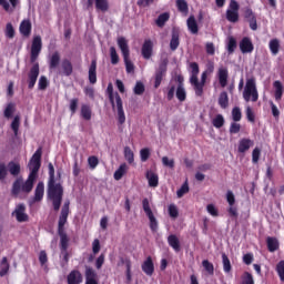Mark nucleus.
<instances>
[{"mask_svg": "<svg viewBox=\"0 0 284 284\" xmlns=\"http://www.w3.org/2000/svg\"><path fill=\"white\" fill-rule=\"evenodd\" d=\"M237 44H236V38L230 36L227 38V42H226V52L227 54H234V52L236 51Z\"/></svg>", "mask_w": 284, "mask_h": 284, "instance_id": "nucleus-35", "label": "nucleus"}, {"mask_svg": "<svg viewBox=\"0 0 284 284\" xmlns=\"http://www.w3.org/2000/svg\"><path fill=\"white\" fill-rule=\"evenodd\" d=\"M16 34L17 31L14 30V27L11 24V22L7 23L4 29V37L7 39H13Z\"/></svg>", "mask_w": 284, "mask_h": 284, "instance_id": "nucleus-48", "label": "nucleus"}, {"mask_svg": "<svg viewBox=\"0 0 284 284\" xmlns=\"http://www.w3.org/2000/svg\"><path fill=\"white\" fill-rule=\"evenodd\" d=\"M242 284H254V276L250 272H244L242 275Z\"/></svg>", "mask_w": 284, "mask_h": 284, "instance_id": "nucleus-59", "label": "nucleus"}, {"mask_svg": "<svg viewBox=\"0 0 284 284\" xmlns=\"http://www.w3.org/2000/svg\"><path fill=\"white\" fill-rule=\"evenodd\" d=\"M168 21H170V13L164 12L158 17L155 23L158 28H163Z\"/></svg>", "mask_w": 284, "mask_h": 284, "instance_id": "nucleus-42", "label": "nucleus"}, {"mask_svg": "<svg viewBox=\"0 0 284 284\" xmlns=\"http://www.w3.org/2000/svg\"><path fill=\"white\" fill-rule=\"evenodd\" d=\"M61 68H62V74L64 77H72V72H74V68L72 67V62L69 59L62 60Z\"/></svg>", "mask_w": 284, "mask_h": 284, "instance_id": "nucleus-27", "label": "nucleus"}, {"mask_svg": "<svg viewBox=\"0 0 284 284\" xmlns=\"http://www.w3.org/2000/svg\"><path fill=\"white\" fill-rule=\"evenodd\" d=\"M106 93L113 110L115 108L118 110L119 124L123 125V123H125V111H123V100L121 99V95L119 94V92L114 93V87L112 85V83L108 84Z\"/></svg>", "mask_w": 284, "mask_h": 284, "instance_id": "nucleus-4", "label": "nucleus"}, {"mask_svg": "<svg viewBox=\"0 0 284 284\" xmlns=\"http://www.w3.org/2000/svg\"><path fill=\"white\" fill-rule=\"evenodd\" d=\"M133 92H134V94H138L139 97H141V94H143V92H145V84H143V82H141V81H138L135 83Z\"/></svg>", "mask_w": 284, "mask_h": 284, "instance_id": "nucleus-56", "label": "nucleus"}, {"mask_svg": "<svg viewBox=\"0 0 284 284\" xmlns=\"http://www.w3.org/2000/svg\"><path fill=\"white\" fill-rule=\"evenodd\" d=\"M206 54H210V57H214L216 53V48L214 47V42H207L205 44Z\"/></svg>", "mask_w": 284, "mask_h": 284, "instance_id": "nucleus-62", "label": "nucleus"}, {"mask_svg": "<svg viewBox=\"0 0 284 284\" xmlns=\"http://www.w3.org/2000/svg\"><path fill=\"white\" fill-rule=\"evenodd\" d=\"M85 284H99L97 271L92 268L91 266H85Z\"/></svg>", "mask_w": 284, "mask_h": 284, "instance_id": "nucleus-15", "label": "nucleus"}, {"mask_svg": "<svg viewBox=\"0 0 284 284\" xmlns=\"http://www.w3.org/2000/svg\"><path fill=\"white\" fill-rule=\"evenodd\" d=\"M89 82L92 85L97 83V60H92L89 67Z\"/></svg>", "mask_w": 284, "mask_h": 284, "instance_id": "nucleus-29", "label": "nucleus"}, {"mask_svg": "<svg viewBox=\"0 0 284 284\" xmlns=\"http://www.w3.org/2000/svg\"><path fill=\"white\" fill-rule=\"evenodd\" d=\"M190 70H191V79H199V72H201V70L199 69V63L191 62Z\"/></svg>", "mask_w": 284, "mask_h": 284, "instance_id": "nucleus-52", "label": "nucleus"}, {"mask_svg": "<svg viewBox=\"0 0 284 284\" xmlns=\"http://www.w3.org/2000/svg\"><path fill=\"white\" fill-rule=\"evenodd\" d=\"M146 179L150 187H159V175L152 171L146 172Z\"/></svg>", "mask_w": 284, "mask_h": 284, "instance_id": "nucleus-32", "label": "nucleus"}, {"mask_svg": "<svg viewBox=\"0 0 284 284\" xmlns=\"http://www.w3.org/2000/svg\"><path fill=\"white\" fill-rule=\"evenodd\" d=\"M232 119L235 123H239V121L243 119V113L241 112V108L235 106L232 109Z\"/></svg>", "mask_w": 284, "mask_h": 284, "instance_id": "nucleus-51", "label": "nucleus"}, {"mask_svg": "<svg viewBox=\"0 0 284 284\" xmlns=\"http://www.w3.org/2000/svg\"><path fill=\"white\" fill-rule=\"evenodd\" d=\"M21 125V116L20 115H16L13 118V121L11 122V130L14 134V136H19V128Z\"/></svg>", "mask_w": 284, "mask_h": 284, "instance_id": "nucleus-41", "label": "nucleus"}, {"mask_svg": "<svg viewBox=\"0 0 284 284\" xmlns=\"http://www.w3.org/2000/svg\"><path fill=\"white\" fill-rule=\"evenodd\" d=\"M266 245L268 252H276L278 250V240L276 237H267Z\"/></svg>", "mask_w": 284, "mask_h": 284, "instance_id": "nucleus-39", "label": "nucleus"}, {"mask_svg": "<svg viewBox=\"0 0 284 284\" xmlns=\"http://www.w3.org/2000/svg\"><path fill=\"white\" fill-rule=\"evenodd\" d=\"M169 216H171V219H179V209L176 205L171 204L169 206Z\"/></svg>", "mask_w": 284, "mask_h": 284, "instance_id": "nucleus-61", "label": "nucleus"}, {"mask_svg": "<svg viewBox=\"0 0 284 284\" xmlns=\"http://www.w3.org/2000/svg\"><path fill=\"white\" fill-rule=\"evenodd\" d=\"M219 105L222 110H225L227 105H230V98L227 97V92L223 91L219 97Z\"/></svg>", "mask_w": 284, "mask_h": 284, "instance_id": "nucleus-40", "label": "nucleus"}, {"mask_svg": "<svg viewBox=\"0 0 284 284\" xmlns=\"http://www.w3.org/2000/svg\"><path fill=\"white\" fill-rule=\"evenodd\" d=\"M240 50H241L242 54H250V53L254 52V44L252 43V40L247 37H244L240 41Z\"/></svg>", "mask_w": 284, "mask_h": 284, "instance_id": "nucleus-14", "label": "nucleus"}, {"mask_svg": "<svg viewBox=\"0 0 284 284\" xmlns=\"http://www.w3.org/2000/svg\"><path fill=\"white\" fill-rule=\"evenodd\" d=\"M50 82H48V78L45 75H41L38 82V90H47Z\"/></svg>", "mask_w": 284, "mask_h": 284, "instance_id": "nucleus-55", "label": "nucleus"}, {"mask_svg": "<svg viewBox=\"0 0 284 284\" xmlns=\"http://www.w3.org/2000/svg\"><path fill=\"white\" fill-rule=\"evenodd\" d=\"M268 48L271 53L276 57V54H278L280 50H281V41H278V39H272L268 43Z\"/></svg>", "mask_w": 284, "mask_h": 284, "instance_id": "nucleus-36", "label": "nucleus"}, {"mask_svg": "<svg viewBox=\"0 0 284 284\" xmlns=\"http://www.w3.org/2000/svg\"><path fill=\"white\" fill-rule=\"evenodd\" d=\"M37 176L29 174L26 182H22V192H24L26 194H30V192H32L34 187V181H37Z\"/></svg>", "mask_w": 284, "mask_h": 284, "instance_id": "nucleus-21", "label": "nucleus"}, {"mask_svg": "<svg viewBox=\"0 0 284 284\" xmlns=\"http://www.w3.org/2000/svg\"><path fill=\"white\" fill-rule=\"evenodd\" d=\"M68 216H70V200H67L61 209L59 221H58V236H60V256L62 257L61 267L70 263V237L65 233V223H68Z\"/></svg>", "mask_w": 284, "mask_h": 284, "instance_id": "nucleus-1", "label": "nucleus"}, {"mask_svg": "<svg viewBox=\"0 0 284 284\" xmlns=\"http://www.w3.org/2000/svg\"><path fill=\"white\" fill-rule=\"evenodd\" d=\"M19 30L22 37H30L32 34V22L30 20H22Z\"/></svg>", "mask_w": 284, "mask_h": 284, "instance_id": "nucleus-22", "label": "nucleus"}, {"mask_svg": "<svg viewBox=\"0 0 284 284\" xmlns=\"http://www.w3.org/2000/svg\"><path fill=\"white\" fill-rule=\"evenodd\" d=\"M8 165H6L4 162L0 163V181H6V178L8 176Z\"/></svg>", "mask_w": 284, "mask_h": 284, "instance_id": "nucleus-58", "label": "nucleus"}, {"mask_svg": "<svg viewBox=\"0 0 284 284\" xmlns=\"http://www.w3.org/2000/svg\"><path fill=\"white\" fill-rule=\"evenodd\" d=\"M190 83L194 89L196 97H203V88L205 84L203 82H199V78H190Z\"/></svg>", "mask_w": 284, "mask_h": 284, "instance_id": "nucleus-20", "label": "nucleus"}, {"mask_svg": "<svg viewBox=\"0 0 284 284\" xmlns=\"http://www.w3.org/2000/svg\"><path fill=\"white\" fill-rule=\"evenodd\" d=\"M239 10H241L239 2L231 0L229 9L226 10V20H229L230 23H239Z\"/></svg>", "mask_w": 284, "mask_h": 284, "instance_id": "nucleus-9", "label": "nucleus"}, {"mask_svg": "<svg viewBox=\"0 0 284 284\" xmlns=\"http://www.w3.org/2000/svg\"><path fill=\"white\" fill-rule=\"evenodd\" d=\"M168 74V60H164L162 63H160L159 68L155 71L154 74V88L158 90V88H161V83L163 82V78Z\"/></svg>", "mask_w": 284, "mask_h": 284, "instance_id": "nucleus-10", "label": "nucleus"}, {"mask_svg": "<svg viewBox=\"0 0 284 284\" xmlns=\"http://www.w3.org/2000/svg\"><path fill=\"white\" fill-rule=\"evenodd\" d=\"M110 54H111L112 65H116L119 63V53H116V48L111 47L110 48Z\"/></svg>", "mask_w": 284, "mask_h": 284, "instance_id": "nucleus-57", "label": "nucleus"}, {"mask_svg": "<svg viewBox=\"0 0 284 284\" xmlns=\"http://www.w3.org/2000/svg\"><path fill=\"white\" fill-rule=\"evenodd\" d=\"M21 192H23V179L18 178L12 184L11 194H13V196H19Z\"/></svg>", "mask_w": 284, "mask_h": 284, "instance_id": "nucleus-28", "label": "nucleus"}, {"mask_svg": "<svg viewBox=\"0 0 284 284\" xmlns=\"http://www.w3.org/2000/svg\"><path fill=\"white\" fill-rule=\"evenodd\" d=\"M118 45L122 52L126 72L128 74H132V72H134V63L130 60V47L128 45V40L124 37L118 38Z\"/></svg>", "mask_w": 284, "mask_h": 284, "instance_id": "nucleus-5", "label": "nucleus"}, {"mask_svg": "<svg viewBox=\"0 0 284 284\" xmlns=\"http://www.w3.org/2000/svg\"><path fill=\"white\" fill-rule=\"evenodd\" d=\"M175 6L178 8V12H181L183 17H187V14H190V6L186 0H175Z\"/></svg>", "mask_w": 284, "mask_h": 284, "instance_id": "nucleus-26", "label": "nucleus"}, {"mask_svg": "<svg viewBox=\"0 0 284 284\" xmlns=\"http://www.w3.org/2000/svg\"><path fill=\"white\" fill-rule=\"evenodd\" d=\"M202 266L204 267L205 272H207V274L211 276L214 275V264H212V262L204 260L202 261Z\"/></svg>", "mask_w": 284, "mask_h": 284, "instance_id": "nucleus-54", "label": "nucleus"}, {"mask_svg": "<svg viewBox=\"0 0 284 284\" xmlns=\"http://www.w3.org/2000/svg\"><path fill=\"white\" fill-rule=\"evenodd\" d=\"M176 99L183 103L185 99H187V92L185 91V87H178L175 91Z\"/></svg>", "mask_w": 284, "mask_h": 284, "instance_id": "nucleus-44", "label": "nucleus"}, {"mask_svg": "<svg viewBox=\"0 0 284 284\" xmlns=\"http://www.w3.org/2000/svg\"><path fill=\"white\" fill-rule=\"evenodd\" d=\"M88 163L91 170H94L99 165V158L92 155L88 158Z\"/></svg>", "mask_w": 284, "mask_h": 284, "instance_id": "nucleus-64", "label": "nucleus"}, {"mask_svg": "<svg viewBox=\"0 0 284 284\" xmlns=\"http://www.w3.org/2000/svg\"><path fill=\"white\" fill-rule=\"evenodd\" d=\"M229 132L230 134H239L241 132V124L232 122Z\"/></svg>", "mask_w": 284, "mask_h": 284, "instance_id": "nucleus-63", "label": "nucleus"}, {"mask_svg": "<svg viewBox=\"0 0 284 284\" xmlns=\"http://www.w3.org/2000/svg\"><path fill=\"white\" fill-rule=\"evenodd\" d=\"M168 244L170 247H172V250H174V252H181V241H179V237L175 234L168 236Z\"/></svg>", "mask_w": 284, "mask_h": 284, "instance_id": "nucleus-25", "label": "nucleus"}, {"mask_svg": "<svg viewBox=\"0 0 284 284\" xmlns=\"http://www.w3.org/2000/svg\"><path fill=\"white\" fill-rule=\"evenodd\" d=\"M43 155V149L40 146L33 153L31 160L29 161V175L39 176V170H41V156Z\"/></svg>", "mask_w": 284, "mask_h": 284, "instance_id": "nucleus-7", "label": "nucleus"}, {"mask_svg": "<svg viewBox=\"0 0 284 284\" xmlns=\"http://www.w3.org/2000/svg\"><path fill=\"white\" fill-rule=\"evenodd\" d=\"M230 77V72L227 71V68H220L217 71V79L221 88L227 87V79Z\"/></svg>", "mask_w": 284, "mask_h": 284, "instance_id": "nucleus-18", "label": "nucleus"}, {"mask_svg": "<svg viewBox=\"0 0 284 284\" xmlns=\"http://www.w3.org/2000/svg\"><path fill=\"white\" fill-rule=\"evenodd\" d=\"M81 116L84 121H90L92 119V109L88 104L81 105Z\"/></svg>", "mask_w": 284, "mask_h": 284, "instance_id": "nucleus-38", "label": "nucleus"}, {"mask_svg": "<svg viewBox=\"0 0 284 284\" xmlns=\"http://www.w3.org/2000/svg\"><path fill=\"white\" fill-rule=\"evenodd\" d=\"M43 49V41L41 40V36L33 37L31 43V52H30V63H33L29 73H28V88L32 90L34 85H37V80L39 79V54H41V50Z\"/></svg>", "mask_w": 284, "mask_h": 284, "instance_id": "nucleus-3", "label": "nucleus"}, {"mask_svg": "<svg viewBox=\"0 0 284 284\" xmlns=\"http://www.w3.org/2000/svg\"><path fill=\"white\" fill-rule=\"evenodd\" d=\"M187 192H190V184H187V180H185L182 186L176 191L178 199H183Z\"/></svg>", "mask_w": 284, "mask_h": 284, "instance_id": "nucleus-47", "label": "nucleus"}, {"mask_svg": "<svg viewBox=\"0 0 284 284\" xmlns=\"http://www.w3.org/2000/svg\"><path fill=\"white\" fill-rule=\"evenodd\" d=\"M59 63H61V53H59V51H54L49 57V69L57 70V68H59Z\"/></svg>", "mask_w": 284, "mask_h": 284, "instance_id": "nucleus-23", "label": "nucleus"}, {"mask_svg": "<svg viewBox=\"0 0 284 284\" xmlns=\"http://www.w3.org/2000/svg\"><path fill=\"white\" fill-rule=\"evenodd\" d=\"M128 173V164L122 163L119 169L114 172L113 178L115 181H121Z\"/></svg>", "mask_w": 284, "mask_h": 284, "instance_id": "nucleus-33", "label": "nucleus"}, {"mask_svg": "<svg viewBox=\"0 0 284 284\" xmlns=\"http://www.w3.org/2000/svg\"><path fill=\"white\" fill-rule=\"evenodd\" d=\"M8 170L11 176H19L21 174V164L11 161L8 163Z\"/></svg>", "mask_w": 284, "mask_h": 284, "instance_id": "nucleus-31", "label": "nucleus"}, {"mask_svg": "<svg viewBox=\"0 0 284 284\" xmlns=\"http://www.w3.org/2000/svg\"><path fill=\"white\" fill-rule=\"evenodd\" d=\"M124 159L128 161L129 165H132L134 163V151L130 146L124 148Z\"/></svg>", "mask_w": 284, "mask_h": 284, "instance_id": "nucleus-46", "label": "nucleus"}, {"mask_svg": "<svg viewBox=\"0 0 284 284\" xmlns=\"http://www.w3.org/2000/svg\"><path fill=\"white\" fill-rule=\"evenodd\" d=\"M14 112H17V104L14 102L8 103L3 112L4 119H12Z\"/></svg>", "mask_w": 284, "mask_h": 284, "instance_id": "nucleus-37", "label": "nucleus"}, {"mask_svg": "<svg viewBox=\"0 0 284 284\" xmlns=\"http://www.w3.org/2000/svg\"><path fill=\"white\" fill-rule=\"evenodd\" d=\"M45 195V184L43 182H39L34 190V195L31 199V204L41 203L43 201V196Z\"/></svg>", "mask_w": 284, "mask_h": 284, "instance_id": "nucleus-12", "label": "nucleus"}, {"mask_svg": "<svg viewBox=\"0 0 284 284\" xmlns=\"http://www.w3.org/2000/svg\"><path fill=\"white\" fill-rule=\"evenodd\" d=\"M68 284H81L83 283V274L79 270H72L67 276Z\"/></svg>", "mask_w": 284, "mask_h": 284, "instance_id": "nucleus-13", "label": "nucleus"}, {"mask_svg": "<svg viewBox=\"0 0 284 284\" xmlns=\"http://www.w3.org/2000/svg\"><path fill=\"white\" fill-rule=\"evenodd\" d=\"M243 99L246 103H256L258 101V90L256 89V81L254 79H248L243 91Z\"/></svg>", "mask_w": 284, "mask_h": 284, "instance_id": "nucleus-6", "label": "nucleus"}, {"mask_svg": "<svg viewBox=\"0 0 284 284\" xmlns=\"http://www.w3.org/2000/svg\"><path fill=\"white\" fill-rule=\"evenodd\" d=\"M12 214L18 223H28L30 221V216L26 214V204H18Z\"/></svg>", "mask_w": 284, "mask_h": 284, "instance_id": "nucleus-11", "label": "nucleus"}, {"mask_svg": "<svg viewBox=\"0 0 284 284\" xmlns=\"http://www.w3.org/2000/svg\"><path fill=\"white\" fill-rule=\"evenodd\" d=\"M10 271V264L8 263V257H3L0 264V276H6Z\"/></svg>", "mask_w": 284, "mask_h": 284, "instance_id": "nucleus-49", "label": "nucleus"}, {"mask_svg": "<svg viewBox=\"0 0 284 284\" xmlns=\"http://www.w3.org/2000/svg\"><path fill=\"white\" fill-rule=\"evenodd\" d=\"M186 26L192 34H199V23H196V18H194V16L189 17Z\"/></svg>", "mask_w": 284, "mask_h": 284, "instance_id": "nucleus-30", "label": "nucleus"}, {"mask_svg": "<svg viewBox=\"0 0 284 284\" xmlns=\"http://www.w3.org/2000/svg\"><path fill=\"white\" fill-rule=\"evenodd\" d=\"M222 263H223V270L226 274H230L232 272V263L230 262V257H227V254L222 253Z\"/></svg>", "mask_w": 284, "mask_h": 284, "instance_id": "nucleus-45", "label": "nucleus"}, {"mask_svg": "<svg viewBox=\"0 0 284 284\" xmlns=\"http://www.w3.org/2000/svg\"><path fill=\"white\" fill-rule=\"evenodd\" d=\"M273 88L275 89V93H274L275 101H281V99H283V83L276 80L273 83Z\"/></svg>", "mask_w": 284, "mask_h": 284, "instance_id": "nucleus-34", "label": "nucleus"}, {"mask_svg": "<svg viewBox=\"0 0 284 284\" xmlns=\"http://www.w3.org/2000/svg\"><path fill=\"white\" fill-rule=\"evenodd\" d=\"M154 48V44L152 43V40H145L142 45V57L143 59H151L152 58V50Z\"/></svg>", "mask_w": 284, "mask_h": 284, "instance_id": "nucleus-24", "label": "nucleus"}, {"mask_svg": "<svg viewBox=\"0 0 284 284\" xmlns=\"http://www.w3.org/2000/svg\"><path fill=\"white\" fill-rule=\"evenodd\" d=\"M49 180L47 187V196L48 200L52 202V206L54 212H59L61 210V203H63V185L61 184V170L57 171V175H54V165L49 163Z\"/></svg>", "mask_w": 284, "mask_h": 284, "instance_id": "nucleus-2", "label": "nucleus"}, {"mask_svg": "<svg viewBox=\"0 0 284 284\" xmlns=\"http://www.w3.org/2000/svg\"><path fill=\"white\" fill-rule=\"evenodd\" d=\"M95 8L101 12H108L110 10V3L108 0H95Z\"/></svg>", "mask_w": 284, "mask_h": 284, "instance_id": "nucleus-43", "label": "nucleus"}, {"mask_svg": "<svg viewBox=\"0 0 284 284\" xmlns=\"http://www.w3.org/2000/svg\"><path fill=\"white\" fill-rule=\"evenodd\" d=\"M179 45H181L180 33H179V30L173 29L171 34V41H170V50L174 52L179 49Z\"/></svg>", "mask_w": 284, "mask_h": 284, "instance_id": "nucleus-19", "label": "nucleus"}, {"mask_svg": "<svg viewBox=\"0 0 284 284\" xmlns=\"http://www.w3.org/2000/svg\"><path fill=\"white\" fill-rule=\"evenodd\" d=\"M212 123L219 130V129L223 128V125H225V118H223V114H217L213 119Z\"/></svg>", "mask_w": 284, "mask_h": 284, "instance_id": "nucleus-50", "label": "nucleus"}, {"mask_svg": "<svg viewBox=\"0 0 284 284\" xmlns=\"http://www.w3.org/2000/svg\"><path fill=\"white\" fill-rule=\"evenodd\" d=\"M275 271L277 272V275L280 276V281L284 283V260L280 261L276 264Z\"/></svg>", "mask_w": 284, "mask_h": 284, "instance_id": "nucleus-53", "label": "nucleus"}, {"mask_svg": "<svg viewBox=\"0 0 284 284\" xmlns=\"http://www.w3.org/2000/svg\"><path fill=\"white\" fill-rule=\"evenodd\" d=\"M252 146H254V141L250 138H243L239 141L237 151L240 154H245Z\"/></svg>", "mask_w": 284, "mask_h": 284, "instance_id": "nucleus-16", "label": "nucleus"}, {"mask_svg": "<svg viewBox=\"0 0 284 284\" xmlns=\"http://www.w3.org/2000/svg\"><path fill=\"white\" fill-rule=\"evenodd\" d=\"M150 149L144 148L142 150H140V159L142 161V163H145V161H148V159H150Z\"/></svg>", "mask_w": 284, "mask_h": 284, "instance_id": "nucleus-60", "label": "nucleus"}, {"mask_svg": "<svg viewBox=\"0 0 284 284\" xmlns=\"http://www.w3.org/2000/svg\"><path fill=\"white\" fill-rule=\"evenodd\" d=\"M141 267L146 276H152L154 274V261L152 260V256H148Z\"/></svg>", "mask_w": 284, "mask_h": 284, "instance_id": "nucleus-17", "label": "nucleus"}, {"mask_svg": "<svg viewBox=\"0 0 284 284\" xmlns=\"http://www.w3.org/2000/svg\"><path fill=\"white\" fill-rule=\"evenodd\" d=\"M142 207L144 210L145 215L148 216L150 221V230L152 232H156L159 230V222L156 221V217L154 216V213L152 212V209L150 207V200L148 197H144L142 200Z\"/></svg>", "mask_w": 284, "mask_h": 284, "instance_id": "nucleus-8", "label": "nucleus"}]
</instances>
